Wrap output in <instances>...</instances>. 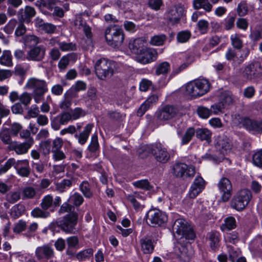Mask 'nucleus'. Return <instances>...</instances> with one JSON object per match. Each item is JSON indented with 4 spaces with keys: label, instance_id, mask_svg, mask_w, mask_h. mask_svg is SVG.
Segmentation results:
<instances>
[{
    "label": "nucleus",
    "instance_id": "nucleus-1",
    "mask_svg": "<svg viewBox=\"0 0 262 262\" xmlns=\"http://www.w3.org/2000/svg\"><path fill=\"white\" fill-rule=\"evenodd\" d=\"M172 231L176 240L174 252L178 257L185 258L188 256L187 241L194 239V231L188 223L183 219H178L175 221Z\"/></svg>",
    "mask_w": 262,
    "mask_h": 262
},
{
    "label": "nucleus",
    "instance_id": "nucleus-2",
    "mask_svg": "<svg viewBox=\"0 0 262 262\" xmlns=\"http://www.w3.org/2000/svg\"><path fill=\"white\" fill-rule=\"evenodd\" d=\"M68 201L64 203L60 207L61 213L69 212L63 219L60 226L63 231L68 233H75V226L77 223V214L73 212L75 206H79L83 202V198L79 193L74 192L71 193Z\"/></svg>",
    "mask_w": 262,
    "mask_h": 262
},
{
    "label": "nucleus",
    "instance_id": "nucleus-3",
    "mask_svg": "<svg viewBox=\"0 0 262 262\" xmlns=\"http://www.w3.org/2000/svg\"><path fill=\"white\" fill-rule=\"evenodd\" d=\"M25 88L32 90L33 98L35 103H39L43 101L45 94L48 91L47 82L36 78H30L26 82Z\"/></svg>",
    "mask_w": 262,
    "mask_h": 262
},
{
    "label": "nucleus",
    "instance_id": "nucleus-4",
    "mask_svg": "<svg viewBox=\"0 0 262 262\" xmlns=\"http://www.w3.org/2000/svg\"><path fill=\"white\" fill-rule=\"evenodd\" d=\"M115 63L104 58L97 60L95 64V71L97 77L101 80L109 78L115 73Z\"/></svg>",
    "mask_w": 262,
    "mask_h": 262
},
{
    "label": "nucleus",
    "instance_id": "nucleus-5",
    "mask_svg": "<svg viewBox=\"0 0 262 262\" xmlns=\"http://www.w3.org/2000/svg\"><path fill=\"white\" fill-rule=\"evenodd\" d=\"M252 198L251 192L243 189L238 192L231 201V207L238 211L244 210L249 203Z\"/></svg>",
    "mask_w": 262,
    "mask_h": 262
},
{
    "label": "nucleus",
    "instance_id": "nucleus-6",
    "mask_svg": "<svg viewBox=\"0 0 262 262\" xmlns=\"http://www.w3.org/2000/svg\"><path fill=\"white\" fill-rule=\"evenodd\" d=\"M243 74L248 80L257 81L262 76V58L246 66Z\"/></svg>",
    "mask_w": 262,
    "mask_h": 262
},
{
    "label": "nucleus",
    "instance_id": "nucleus-7",
    "mask_svg": "<svg viewBox=\"0 0 262 262\" xmlns=\"http://www.w3.org/2000/svg\"><path fill=\"white\" fill-rule=\"evenodd\" d=\"M146 219L147 224L153 227L164 225L168 220L166 214L158 209L149 210L146 214Z\"/></svg>",
    "mask_w": 262,
    "mask_h": 262
},
{
    "label": "nucleus",
    "instance_id": "nucleus-8",
    "mask_svg": "<svg viewBox=\"0 0 262 262\" xmlns=\"http://www.w3.org/2000/svg\"><path fill=\"white\" fill-rule=\"evenodd\" d=\"M185 13V10L183 7L180 5L174 6L166 11L164 18L169 24L174 25L183 18Z\"/></svg>",
    "mask_w": 262,
    "mask_h": 262
},
{
    "label": "nucleus",
    "instance_id": "nucleus-9",
    "mask_svg": "<svg viewBox=\"0 0 262 262\" xmlns=\"http://www.w3.org/2000/svg\"><path fill=\"white\" fill-rule=\"evenodd\" d=\"M145 150L148 152H152L155 159L161 163H166L169 158V154L166 149L163 147L160 143H156L152 145H147Z\"/></svg>",
    "mask_w": 262,
    "mask_h": 262
},
{
    "label": "nucleus",
    "instance_id": "nucleus-10",
    "mask_svg": "<svg viewBox=\"0 0 262 262\" xmlns=\"http://www.w3.org/2000/svg\"><path fill=\"white\" fill-rule=\"evenodd\" d=\"M172 173L177 177L185 179L193 177L195 169L193 166L187 165L183 163H178L173 165Z\"/></svg>",
    "mask_w": 262,
    "mask_h": 262
},
{
    "label": "nucleus",
    "instance_id": "nucleus-11",
    "mask_svg": "<svg viewBox=\"0 0 262 262\" xmlns=\"http://www.w3.org/2000/svg\"><path fill=\"white\" fill-rule=\"evenodd\" d=\"M242 124L244 127L252 134H262L261 119L246 118L243 120Z\"/></svg>",
    "mask_w": 262,
    "mask_h": 262
},
{
    "label": "nucleus",
    "instance_id": "nucleus-12",
    "mask_svg": "<svg viewBox=\"0 0 262 262\" xmlns=\"http://www.w3.org/2000/svg\"><path fill=\"white\" fill-rule=\"evenodd\" d=\"M218 187L221 193V199L224 202H227L230 198L232 186L230 180L226 178H222L218 183Z\"/></svg>",
    "mask_w": 262,
    "mask_h": 262
},
{
    "label": "nucleus",
    "instance_id": "nucleus-13",
    "mask_svg": "<svg viewBox=\"0 0 262 262\" xmlns=\"http://www.w3.org/2000/svg\"><path fill=\"white\" fill-rule=\"evenodd\" d=\"M158 53L156 49L146 47L144 51L136 56V60L141 64H147L154 61L157 58Z\"/></svg>",
    "mask_w": 262,
    "mask_h": 262
},
{
    "label": "nucleus",
    "instance_id": "nucleus-14",
    "mask_svg": "<svg viewBox=\"0 0 262 262\" xmlns=\"http://www.w3.org/2000/svg\"><path fill=\"white\" fill-rule=\"evenodd\" d=\"M35 254L39 262H48V260L54 256V250L50 246L45 245L38 247Z\"/></svg>",
    "mask_w": 262,
    "mask_h": 262
},
{
    "label": "nucleus",
    "instance_id": "nucleus-15",
    "mask_svg": "<svg viewBox=\"0 0 262 262\" xmlns=\"http://www.w3.org/2000/svg\"><path fill=\"white\" fill-rule=\"evenodd\" d=\"M34 141L33 138L23 143H18L16 141H13L9 143L8 148L10 150H14L17 155H23L27 153L33 145Z\"/></svg>",
    "mask_w": 262,
    "mask_h": 262
},
{
    "label": "nucleus",
    "instance_id": "nucleus-16",
    "mask_svg": "<svg viewBox=\"0 0 262 262\" xmlns=\"http://www.w3.org/2000/svg\"><path fill=\"white\" fill-rule=\"evenodd\" d=\"M205 182L204 179L199 176L196 177L191 184L188 194L190 198H195L204 189Z\"/></svg>",
    "mask_w": 262,
    "mask_h": 262
},
{
    "label": "nucleus",
    "instance_id": "nucleus-17",
    "mask_svg": "<svg viewBox=\"0 0 262 262\" xmlns=\"http://www.w3.org/2000/svg\"><path fill=\"white\" fill-rule=\"evenodd\" d=\"M45 49L41 46L31 47L27 52V60L40 61L45 57Z\"/></svg>",
    "mask_w": 262,
    "mask_h": 262
},
{
    "label": "nucleus",
    "instance_id": "nucleus-18",
    "mask_svg": "<svg viewBox=\"0 0 262 262\" xmlns=\"http://www.w3.org/2000/svg\"><path fill=\"white\" fill-rule=\"evenodd\" d=\"M147 46V41L144 39L139 38L130 40L128 47L132 53L138 56L144 51Z\"/></svg>",
    "mask_w": 262,
    "mask_h": 262
},
{
    "label": "nucleus",
    "instance_id": "nucleus-19",
    "mask_svg": "<svg viewBox=\"0 0 262 262\" xmlns=\"http://www.w3.org/2000/svg\"><path fill=\"white\" fill-rule=\"evenodd\" d=\"M15 169L17 173L22 177H28L30 173L29 162L27 159L16 161Z\"/></svg>",
    "mask_w": 262,
    "mask_h": 262
},
{
    "label": "nucleus",
    "instance_id": "nucleus-20",
    "mask_svg": "<svg viewBox=\"0 0 262 262\" xmlns=\"http://www.w3.org/2000/svg\"><path fill=\"white\" fill-rule=\"evenodd\" d=\"M126 199L129 202L132 204L134 208L136 210L140 211L143 209V206L141 205L137 200H145V196L143 194V193L140 192H134L133 193L127 195L126 196Z\"/></svg>",
    "mask_w": 262,
    "mask_h": 262
},
{
    "label": "nucleus",
    "instance_id": "nucleus-21",
    "mask_svg": "<svg viewBox=\"0 0 262 262\" xmlns=\"http://www.w3.org/2000/svg\"><path fill=\"white\" fill-rule=\"evenodd\" d=\"M177 109L171 105H166L157 112V117L160 120H167L174 116Z\"/></svg>",
    "mask_w": 262,
    "mask_h": 262
},
{
    "label": "nucleus",
    "instance_id": "nucleus-22",
    "mask_svg": "<svg viewBox=\"0 0 262 262\" xmlns=\"http://www.w3.org/2000/svg\"><path fill=\"white\" fill-rule=\"evenodd\" d=\"M195 80L187 83L182 88V91H184V94L191 98H195L202 96Z\"/></svg>",
    "mask_w": 262,
    "mask_h": 262
},
{
    "label": "nucleus",
    "instance_id": "nucleus-23",
    "mask_svg": "<svg viewBox=\"0 0 262 262\" xmlns=\"http://www.w3.org/2000/svg\"><path fill=\"white\" fill-rule=\"evenodd\" d=\"M36 14L35 9L30 6H26L24 9H21L18 12V18L21 21L29 23L30 19Z\"/></svg>",
    "mask_w": 262,
    "mask_h": 262
},
{
    "label": "nucleus",
    "instance_id": "nucleus-24",
    "mask_svg": "<svg viewBox=\"0 0 262 262\" xmlns=\"http://www.w3.org/2000/svg\"><path fill=\"white\" fill-rule=\"evenodd\" d=\"M72 120L70 113H63L57 116L54 120L52 122V126L54 129H58L59 128V125L55 124L56 121L59 122L60 124L64 125L67 124L69 121Z\"/></svg>",
    "mask_w": 262,
    "mask_h": 262
},
{
    "label": "nucleus",
    "instance_id": "nucleus-25",
    "mask_svg": "<svg viewBox=\"0 0 262 262\" xmlns=\"http://www.w3.org/2000/svg\"><path fill=\"white\" fill-rule=\"evenodd\" d=\"M196 137L201 140L209 143L211 141L212 132L207 128H198L195 129Z\"/></svg>",
    "mask_w": 262,
    "mask_h": 262
},
{
    "label": "nucleus",
    "instance_id": "nucleus-26",
    "mask_svg": "<svg viewBox=\"0 0 262 262\" xmlns=\"http://www.w3.org/2000/svg\"><path fill=\"white\" fill-rule=\"evenodd\" d=\"M216 146L223 155L228 154L231 149V144L226 138L219 139Z\"/></svg>",
    "mask_w": 262,
    "mask_h": 262
},
{
    "label": "nucleus",
    "instance_id": "nucleus-27",
    "mask_svg": "<svg viewBox=\"0 0 262 262\" xmlns=\"http://www.w3.org/2000/svg\"><path fill=\"white\" fill-rule=\"evenodd\" d=\"M93 127V124H88L84 127V129L82 132H81L79 135H75V137L77 138L79 144L83 145L86 142Z\"/></svg>",
    "mask_w": 262,
    "mask_h": 262
},
{
    "label": "nucleus",
    "instance_id": "nucleus-28",
    "mask_svg": "<svg viewBox=\"0 0 262 262\" xmlns=\"http://www.w3.org/2000/svg\"><path fill=\"white\" fill-rule=\"evenodd\" d=\"M220 233L216 231H211L208 235V241L210 248L213 250H216L220 246Z\"/></svg>",
    "mask_w": 262,
    "mask_h": 262
},
{
    "label": "nucleus",
    "instance_id": "nucleus-29",
    "mask_svg": "<svg viewBox=\"0 0 262 262\" xmlns=\"http://www.w3.org/2000/svg\"><path fill=\"white\" fill-rule=\"evenodd\" d=\"M193 7L195 9H203L206 12H209L212 9V4L209 0H193Z\"/></svg>",
    "mask_w": 262,
    "mask_h": 262
},
{
    "label": "nucleus",
    "instance_id": "nucleus-30",
    "mask_svg": "<svg viewBox=\"0 0 262 262\" xmlns=\"http://www.w3.org/2000/svg\"><path fill=\"white\" fill-rule=\"evenodd\" d=\"M195 81L201 96L205 95L209 92L210 88V83L208 80L202 78L196 79Z\"/></svg>",
    "mask_w": 262,
    "mask_h": 262
},
{
    "label": "nucleus",
    "instance_id": "nucleus-31",
    "mask_svg": "<svg viewBox=\"0 0 262 262\" xmlns=\"http://www.w3.org/2000/svg\"><path fill=\"white\" fill-rule=\"evenodd\" d=\"M106 40L110 46L114 48H117L120 46L123 41L124 35H118L115 36H110L109 34L105 35Z\"/></svg>",
    "mask_w": 262,
    "mask_h": 262
},
{
    "label": "nucleus",
    "instance_id": "nucleus-32",
    "mask_svg": "<svg viewBox=\"0 0 262 262\" xmlns=\"http://www.w3.org/2000/svg\"><path fill=\"white\" fill-rule=\"evenodd\" d=\"M0 64L1 65L11 67L13 66L12 56L10 50H4L0 57Z\"/></svg>",
    "mask_w": 262,
    "mask_h": 262
},
{
    "label": "nucleus",
    "instance_id": "nucleus-33",
    "mask_svg": "<svg viewBox=\"0 0 262 262\" xmlns=\"http://www.w3.org/2000/svg\"><path fill=\"white\" fill-rule=\"evenodd\" d=\"M196 134L195 129L193 127H189L181 137V144L182 145L188 144Z\"/></svg>",
    "mask_w": 262,
    "mask_h": 262
},
{
    "label": "nucleus",
    "instance_id": "nucleus-34",
    "mask_svg": "<svg viewBox=\"0 0 262 262\" xmlns=\"http://www.w3.org/2000/svg\"><path fill=\"white\" fill-rule=\"evenodd\" d=\"M180 58L184 61V62L178 68L177 73H179L186 69L194 60L192 55L189 53H183L181 54Z\"/></svg>",
    "mask_w": 262,
    "mask_h": 262
},
{
    "label": "nucleus",
    "instance_id": "nucleus-35",
    "mask_svg": "<svg viewBox=\"0 0 262 262\" xmlns=\"http://www.w3.org/2000/svg\"><path fill=\"white\" fill-rule=\"evenodd\" d=\"M93 249H86L77 253L76 257L79 261H85L89 259L93 256Z\"/></svg>",
    "mask_w": 262,
    "mask_h": 262
},
{
    "label": "nucleus",
    "instance_id": "nucleus-36",
    "mask_svg": "<svg viewBox=\"0 0 262 262\" xmlns=\"http://www.w3.org/2000/svg\"><path fill=\"white\" fill-rule=\"evenodd\" d=\"M141 249L144 253H150L153 251L154 246L151 239L148 238L141 240Z\"/></svg>",
    "mask_w": 262,
    "mask_h": 262
},
{
    "label": "nucleus",
    "instance_id": "nucleus-37",
    "mask_svg": "<svg viewBox=\"0 0 262 262\" xmlns=\"http://www.w3.org/2000/svg\"><path fill=\"white\" fill-rule=\"evenodd\" d=\"M25 211V207L23 205L17 204L14 205L10 210V215L16 219L20 216Z\"/></svg>",
    "mask_w": 262,
    "mask_h": 262
},
{
    "label": "nucleus",
    "instance_id": "nucleus-38",
    "mask_svg": "<svg viewBox=\"0 0 262 262\" xmlns=\"http://www.w3.org/2000/svg\"><path fill=\"white\" fill-rule=\"evenodd\" d=\"M232 101V94L230 92L225 91L222 93L219 102L224 105V108L231 104Z\"/></svg>",
    "mask_w": 262,
    "mask_h": 262
},
{
    "label": "nucleus",
    "instance_id": "nucleus-39",
    "mask_svg": "<svg viewBox=\"0 0 262 262\" xmlns=\"http://www.w3.org/2000/svg\"><path fill=\"white\" fill-rule=\"evenodd\" d=\"M235 219L232 216H229L225 219L224 223L221 226V230L223 231L226 230H230L235 228Z\"/></svg>",
    "mask_w": 262,
    "mask_h": 262
},
{
    "label": "nucleus",
    "instance_id": "nucleus-40",
    "mask_svg": "<svg viewBox=\"0 0 262 262\" xmlns=\"http://www.w3.org/2000/svg\"><path fill=\"white\" fill-rule=\"evenodd\" d=\"M109 34L110 36L123 35L121 27L117 25H111L105 31V35Z\"/></svg>",
    "mask_w": 262,
    "mask_h": 262
},
{
    "label": "nucleus",
    "instance_id": "nucleus-41",
    "mask_svg": "<svg viewBox=\"0 0 262 262\" xmlns=\"http://www.w3.org/2000/svg\"><path fill=\"white\" fill-rule=\"evenodd\" d=\"M56 189L59 192H63L72 185V182L69 179H64L56 184Z\"/></svg>",
    "mask_w": 262,
    "mask_h": 262
},
{
    "label": "nucleus",
    "instance_id": "nucleus-42",
    "mask_svg": "<svg viewBox=\"0 0 262 262\" xmlns=\"http://www.w3.org/2000/svg\"><path fill=\"white\" fill-rule=\"evenodd\" d=\"M231 43L234 49H241L243 47V41L240 36L237 33H234L230 36Z\"/></svg>",
    "mask_w": 262,
    "mask_h": 262
},
{
    "label": "nucleus",
    "instance_id": "nucleus-43",
    "mask_svg": "<svg viewBox=\"0 0 262 262\" xmlns=\"http://www.w3.org/2000/svg\"><path fill=\"white\" fill-rule=\"evenodd\" d=\"M191 35L190 32L188 30L180 31L177 35V41L181 43L186 42L190 39Z\"/></svg>",
    "mask_w": 262,
    "mask_h": 262
},
{
    "label": "nucleus",
    "instance_id": "nucleus-44",
    "mask_svg": "<svg viewBox=\"0 0 262 262\" xmlns=\"http://www.w3.org/2000/svg\"><path fill=\"white\" fill-rule=\"evenodd\" d=\"M166 39V36L164 34L155 35L151 37L150 43L152 46H162L163 45Z\"/></svg>",
    "mask_w": 262,
    "mask_h": 262
},
{
    "label": "nucleus",
    "instance_id": "nucleus-45",
    "mask_svg": "<svg viewBox=\"0 0 262 262\" xmlns=\"http://www.w3.org/2000/svg\"><path fill=\"white\" fill-rule=\"evenodd\" d=\"M24 42L26 46L33 47L39 43V39L33 35H27L24 38Z\"/></svg>",
    "mask_w": 262,
    "mask_h": 262
},
{
    "label": "nucleus",
    "instance_id": "nucleus-46",
    "mask_svg": "<svg viewBox=\"0 0 262 262\" xmlns=\"http://www.w3.org/2000/svg\"><path fill=\"white\" fill-rule=\"evenodd\" d=\"M252 162L255 166L262 168V148L257 150L253 154Z\"/></svg>",
    "mask_w": 262,
    "mask_h": 262
},
{
    "label": "nucleus",
    "instance_id": "nucleus-47",
    "mask_svg": "<svg viewBox=\"0 0 262 262\" xmlns=\"http://www.w3.org/2000/svg\"><path fill=\"white\" fill-rule=\"evenodd\" d=\"M170 64L166 61L162 62L159 64L156 68L157 75L165 74L170 70Z\"/></svg>",
    "mask_w": 262,
    "mask_h": 262
},
{
    "label": "nucleus",
    "instance_id": "nucleus-48",
    "mask_svg": "<svg viewBox=\"0 0 262 262\" xmlns=\"http://www.w3.org/2000/svg\"><path fill=\"white\" fill-rule=\"evenodd\" d=\"M249 37L254 41L262 39V27H257L252 30Z\"/></svg>",
    "mask_w": 262,
    "mask_h": 262
},
{
    "label": "nucleus",
    "instance_id": "nucleus-49",
    "mask_svg": "<svg viewBox=\"0 0 262 262\" xmlns=\"http://www.w3.org/2000/svg\"><path fill=\"white\" fill-rule=\"evenodd\" d=\"M197 113L199 116L204 119H207L212 116L210 108L204 106H199L197 108Z\"/></svg>",
    "mask_w": 262,
    "mask_h": 262
},
{
    "label": "nucleus",
    "instance_id": "nucleus-50",
    "mask_svg": "<svg viewBox=\"0 0 262 262\" xmlns=\"http://www.w3.org/2000/svg\"><path fill=\"white\" fill-rule=\"evenodd\" d=\"M72 120H76L80 117H84L86 115L84 110L80 107H77L72 110L70 112Z\"/></svg>",
    "mask_w": 262,
    "mask_h": 262
},
{
    "label": "nucleus",
    "instance_id": "nucleus-51",
    "mask_svg": "<svg viewBox=\"0 0 262 262\" xmlns=\"http://www.w3.org/2000/svg\"><path fill=\"white\" fill-rule=\"evenodd\" d=\"M224 108V105L219 102L213 104L210 108L211 115H218L223 113Z\"/></svg>",
    "mask_w": 262,
    "mask_h": 262
},
{
    "label": "nucleus",
    "instance_id": "nucleus-52",
    "mask_svg": "<svg viewBox=\"0 0 262 262\" xmlns=\"http://www.w3.org/2000/svg\"><path fill=\"white\" fill-rule=\"evenodd\" d=\"M16 164V161L13 158L9 159L5 164L0 168V176L6 173L12 166L15 168V165Z\"/></svg>",
    "mask_w": 262,
    "mask_h": 262
},
{
    "label": "nucleus",
    "instance_id": "nucleus-53",
    "mask_svg": "<svg viewBox=\"0 0 262 262\" xmlns=\"http://www.w3.org/2000/svg\"><path fill=\"white\" fill-rule=\"evenodd\" d=\"M40 146L42 152L45 155H48L52 150L51 140L48 139L47 140L42 141Z\"/></svg>",
    "mask_w": 262,
    "mask_h": 262
},
{
    "label": "nucleus",
    "instance_id": "nucleus-54",
    "mask_svg": "<svg viewBox=\"0 0 262 262\" xmlns=\"http://www.w3.org/2000/svg\"><path fill=\"white\" fill-rule=\"evenodd\" d=\"M197 27L199 32L201 34H206L208 31L209 23L205 19H200L197 23Z\"/></svg>",
    "mask_w": 262,
    "mask_h": 262
},
{
    "label": "nucleus",
    "instance_id": "nucleus-55",
    "mask_svg": "<svg viewBox=\"0 0 262 262\" xmlns=\"http://www.w3.org/2000/svg\"><path fill=\"white\" fill-rule=\"evenodd\" d=\"M248 6L245 1L241 2L237 6V12L239 16H243L247 14Z\"/></svg>",
    "mask_w": 262,
    "mask_h": 262
},
{
    "label": "nucleus",
    "instance_id": "nucleus-56",
    "mask_svg": "<svg viewBox=\"0 0 262 262\" xmlns=\"http://www.w3.org/2000/svg\"><path fill=\"white\" fill-rule=\"evenodd\" d=\"M80 189L85 197L90 198L92 196V193L88 182H83L80 185Z\"/></svg>",
    "mask_w": 262,
    "mask_h": 262
},
{
    "label": "nucleus",
    "instance_id": "nucleus-57",
    "mask_svg": "<svg viewBox=\"0 0 262 262\" xmlns=\"http://www.w3.org/2000/svg\"><path fill=\"white\" fill-rule=\"evenodd\" d=\"M0 139L5 144H9L11 136L8 129L3 128L0 132Z\"/></svg>",
    "mask_w": 262,
    "mask_h": 262
},
{
    "label": "nucleus",
    "instance_id": "nucleus-58",
    "mask_svg": "<svg viewBox=\"0 0 262 262\" xmlns=\"http://www.w3.org/2000/svg\"><path fill=\"white\" fill-rule=\"evenodd\" d=\"M31 215L34 217L46 218L49 215V212L42 210L39 208H36L32 211Z\"/></svg>",
    "mask_w": 262,
    "mask_h": 262
},
{
    "label": "nucleus",
    "instance_id": "nucleus-59",
    "mask_svg": "<svg viewBox=\"0 0 262 262\" xmlns=\"http://www.w3.org/2000/svg\"><path fill=\"white\" fill-rule=\"evenodd\" d=\"M51 151L59 150L63 145V140L59 137H56L53 141L51 140Z\"/></svg>",
    "mask_w": 262,
    "mask_h": 262
},
{
    "label": "nucleus",
    "instance_id": "nucleus-60",
    "mask_svg": "<svg viewBox=\"0 0 262 262\" xmlns=\"http://www.w3.org/2000/svg\"><path fill=\"white\" fill-rule=\"evenodd\" d=\"M98 148V137L96 134H94L91 137V141L89 145V148L91 151L95 152Z\"/></svg>",
    "mask_w": 262,
    "mask_h": 262
},
{
    "label": "nucleus",
    "instance_id": "nucleus-61",
    "mask_svg": "<svg viewBox=\"0 0 262 262\" xmlns=\"http://www.w3.org/2000/svg\"><path fill=\"white\" fill-rule=\"evenodd\" d=\"M225 58L228 61L235 62L237 58L236 52L235 49L231 48H228L225 53Z\"/></svg>",
    "mask_w": 262,
    "mask_h": 262
},
{
    "label": "nucleus",
    "instance_id": "nucleus-62",
    "mask_svg": "<svg viewBox=\"0 0 262 262\" xmlns=\"http://www.w3.org/2000/svg\"><path fill=\"white\" fill-rule=\"evenodd\" d=\"M19 100L21 104L27 106L30 103L32 97L30 94L24 92L19 96Z\"/></svg>",
    "mask_w": 262,
    "mask_h": 262
},
{
    "label": "nucleus",
    "instance_id": "nucleus-63",
    "mask_svg": "<svg viewBox=\"0 0 262 262\" xmlns=\"http://www.w3.org/2000/svg\"><path fill=\"white\" fill-rule=\"evenodd\" d=\"M133 185L137 188L143 189L148 190L150 188V185L147 180H141L133 182Z\"/></svg>",
    "mask_w": 262,
    "mask_h": 262
},
{
    "label": "nucleus",
    "instance_id": "nucleus-64",
    "mask_svg": "<svg viewBox=\"0 0 262 262\" xmlns=\"http://www.w3.org/2000/svg\"><path fill=\"white\" fill-rule=\"evenodd\" d=\"M224 237L226 242L233 244L236 243L238 241L237 234L235 232L226 233Z\"/></svg>",
    "mask_w": 262,
    "mask_h": 262
}]
</instances>
